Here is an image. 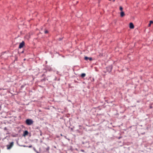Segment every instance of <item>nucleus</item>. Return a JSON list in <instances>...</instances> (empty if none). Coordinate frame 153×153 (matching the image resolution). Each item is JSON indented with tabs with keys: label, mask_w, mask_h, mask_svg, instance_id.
Segmentation results:
<instances>
[{
	"label": "nucleus",
	"mask_w": 153,
	"mask_h": 153,
	"mask_svg": "<svg viewBox=\"0 0 153 153\" xmlns=\"http://www.w3.org/2000/svg\"><path fill=\"white\" fill-rule=\"evenodd\" d=\"M13 142H12L10 143L9 145H7V149H10L13 146Z\"/></svg>",
	"instance_id": "2"
},
{
	"label": "nucleus",
	"mask_w": 153,
	"mask_h": 153,
	"mask_svg": "<svg viewBox=\"0 0 153 153\" xmlns=\"http://www.w3.org/2000/svg\"><path fill=\"white\" fill-rule=\"evenodd\" d=\"M29 148H31L32 147V146L31 145L28 146Z\"/></svg>",
	"instance_id": "15"
},
{
	"label": "nucleus",
	"mask_w": 153,
	"mask_h": 153,
	"mask_svg": "<svg viewBox=\"0 0 153 153\" xmlns=\"http://www.w3.org/2000/svg\"><path fill=\"white\" fill-rule=\"evenodd\" d=\"M129 27L131 29H133L134 27V25L132 23L129 24Z\"/></svg>",
	"instance_id": "4"
},
{
	"label": "nucleus",
	"mask_w": 153,
	"mask_h": 153,
	"mask_svg": "<svg viewBox=\"0 0 153 153\" xmlns=\"http://www.w3.org/2000/svg\"><path fill=\"white\" fill-rule=\"evenodd\" d=\"M125 15L124 13L122 11L120 13V16L121 17H123Z\"/></svg>",
	"instance_id": "5"
},
{
	"label": "nucleus",
	"mask_w": 153,
	"mask_h": 153,
	"mask_svg": "<svg viewBox=\"0 0 153 153\" xmlns=\"http://www.w3.org/2000/svg\"><path fill=\"white\" fill-rule=\"evenodd\" d=\"M115 1V0H114L113 1Z\"/></svg>",
	"instance_id": "16"
},
{
	"label": "nucleus",
	"mask_w": 153,
	"mask_h": 153,
	"mask_svg": "<svg viewBox=\"0 0 153 153\" xmlns=\"http://www.w3.org/2000/svg\"><path fill=\"white\" fill-rule=\"evenodd\" d=\"M85 59L86 60H87L88 59H89V57H88L87 56H85Z\"/></svg>",
	"instance_id": "8"
},
{
	"label": "nucleus",
	"mask_w": 153,
	"mask_h": 153,
	"mask_svg": "<svg viewBox=\"0 0 153 153\" xmlns=\"http://www.w3.org/2000/svg\"><path fill=\"white\" fill-rule=\"evenodd\" d=\"M120 9L121 11H122L123 9V8L122 7L120 6Z\"/></svg>",
	"instance_id": "9"
},
{
	"label": "nucleus",
	"mask_w": 153,
	"mask_h": 153,
	"mask_svg": "<svg viewBox=\"0 0 153 153\" xmlns=\"http://www.w3.org/2000/svg\"><path fill=\"white\" fill-rule=\"evenodd\" d=\"M151 24L149 23V26L150 27L151 26Z\"/></svg>",
	"instance_id": "14"
},
{
	"label": "nucleus",
	"mask_w": 153,
	"mask_h": 153,
	"mask_svg": "<svg viewBox=\"0 0 153 153\" xmlns=\"http://www.w3.org/2000/svg\"><path fill=\"white\" fill-rule=\"evenodd\" d=\"M48 31L47 30H45V33H48Z\"/></svg>",
	"instance_id": "10"
},
{
	"label": "nucleus",
	"mask_w": 153,
	"mask_h": 153,
	"mask_svg": "<svg viewBox=\"0 0 153 153\" xmlns=\"http://www.w3.org/2000/svg\"><path fill=\"white\" fill-rule=\"evenodd\" d=\"M49 149V147H48L46 149L47 150H48Z\"/></svg>",
	"instance_id": "13"
},
{
	"label": "nucleus",
	"mask_w": 153,
	"mask_h": 153,
	"mask_svg": "<svg viewBox=\"0 0 153 153\" xmlns=\"http://www.w3.org/2000/svg\"><path fill=\"white\" fill-rule=\"evenodd\" d=\"M153 23V22L152 21H151L150 22V23L151 24H152V23Z\"/></svg>",
	"instance_id": "12"
},
{
	"label": "nucleus",
	"mask_w": 153,
	"mask_h": 153,
	"mask_svg": "<svg viewBox=\"0 0 153 153\" xmlns=\"http://www.w3.org/2000/svg\"><path fill=\"white\" fill-rule=\"evenodd\" d=\"M88 59L90 61H91L92 60V59L91 58H89V57Z\"/></svg>",
	"instance_id": "11"
},
{
	"label": "nucleus",
	"mask_w": 153,
	"mask_h": 153,
	"mask_svg": "<svg viewBox=\"0 0 153 153\" xmlns=\"http://www.w3.org/2000/svg\"><path fill=\"white\" fill-rule=\"evenodd\" d=\"M25 45V42L24 41H22L21 42L19 45V48H23Z\"/></svg>",
	"instance_id": "3"
},
{
	"label": "nucleus",
	"mask_w": 153,
	"mask_h": 153,
	"mask_svg": "<svg viewBox=\"0 0 153 153\" xmlns=\"http://www.w3.org/2000/svg\"><path fill=\"white\" fill-rule=\"evenodd\" d=\"M33 121L31 119H27L26 120L25 123H26L28 125H30L33 124Z\"/></svg>",
	"instance_id": "1"
},
{
	"label": "nucleus",
	"mask_w": 153,
	"mask_h": 153,
	"mask_svg": "<svg viewBox=\"0 0 153 153\" xmlns=\"http://www.w3.org/2000/svg\"><path fill=\"white\" fill-rule=\"evenodd\" d=\"M28 133V131H24V133L23 134V136H25L27 135Z\"/></svg>",
	"instance_id": "6"
},
{
	"label": "nucleus",
	"mask_w": 153,
	"mask_h": 153,
	"mask_svg": "<svg viewBox=\"0 0 153 153\" xmlns=\"http://www.w3.org/2000/svg\"><path fill=\"white\" fill-rule=\"evenodd\" d=\"M86 76V74L85 73H82L81 74V77H82V78H83L84 77H85Z\"/></svg>",
	"instance_id": "7"
}]
</instances>
